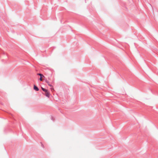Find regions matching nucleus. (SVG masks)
Here are the masks:
<instances>
[{"label": "nucleus", "instance_id": "nucleus-3", "mask_svg": "<svg viewBox=\"0 0 158 158\" xmlns=\"http://www.w3.org/2000/svg\"><path fill=\"white\" fill-rule=\"evenodd\" d=\"M34 89L36 91H38L39 90V89L37 86H36L35 85H34Z\"/></svg>", "mask_w": 158, "mask_h": 158}, {"label": "nucleus", "instance_id": "nucleus-4", "mask_svg": "<svg viewBox=\"0 0 158 158\" xmlns=\"http://www.w3.org/2000/svg\"><path fill=\"white\" fill-rule=\"evenodd\" d=\"M46 83H47L48 84V85L49 86H51H51H52V85H51V84H49V82L48 81H46Z\"/></svg>", "mask_w": 158, "mask_h": 158}, {"label": "nucleus", "instance_id": "nucleus-2", "mask_svg": "<svg viewBox=\"0 0 158 158\" xmlns=\"http://www.w3.org/2000/svg\"><path fill=\"white\" fill-rule=\"evenodd\" d=\"M38 75H40V81H42L43 80L42 78L44 77V76L42 74L40 73H38Z\"/></svg>", "mask_w": 158, "mask_h": 158}, {"label": "nucleus", "instance_id": "nucleus-5", "mask_svg": "<svg viewBox=\"0 0 158 158\" xmlns=\"http://www.w3.org/2000/svg\"><path fill=\"white\" fill-rule=\"evenodd\" d=\"M51 89L52 90V89H53V88H51Z\"/></svg>", "mask_w": 158, "mask_h": 158}, {"label": "nucleus", "instance_id": "nucleus-1", "mask_svg": "<svg viewBox=\"0 0 158 158\" xmlns=\"http://www.w3.org/2000/svg\"><path fill=\"white\" fill-rule=\"evenodd\" d=\"M42 90L45 92V95L48 98L50 96V94L47 89H45L43 87H41Z\"/></svg>", "mask_w": 158, "mask_h": 158}]
</instances>
